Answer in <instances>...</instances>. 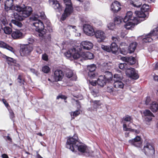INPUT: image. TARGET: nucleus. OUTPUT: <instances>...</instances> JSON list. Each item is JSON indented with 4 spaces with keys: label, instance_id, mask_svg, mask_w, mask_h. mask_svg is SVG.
<instances>
[{
    "label": "nucleus",
    "instance_id": "nucleus-1",
    "mask_svg": "<svg viewBox=\"0 0 158 158\" xmlns=\"http://www.w3.org/2000/svg\"><path fill=\"white\" fill-rule=\"evenodd\" d=\"M16 8L18 12L14 13V19H12V22L18 27H21L23 26L22 21L30 16L33 10L31 6H26L23 3L18 4Z\"/></svg>",
    "mask_w": 158,
    "mask_h": 158
},
{
    "label": "nucleus",
    "instance_id": "nucleus-2",
    "mask_svg": "<svg viewBox=\"0 0 158 158\" xmlns=\"http://www.w3.org/2000/svg\"><path fill=\"white\" fill-rule=\"evenodd\" d=\"M77 135L75 134L73 136L69 138L66 143V147L73 152H75L78 150L79 152L84 153L87 152V146L80 142Z\"/></svg>",
    "mask_w": 158,
    "mask_h": 158
},
{
    "label": "nucleus",
    "instance_id": "nucleus-3",
    "mask_svg": "<svg viewBox=\"0 0 158 158\" xmlns=\"http://www.w3.org/2000/svg\"><path fill=\"white\" fill-rule=\"evenodd\" d=\"M31 20L35 22L33 23V25L35 27V30L39 33L40 36H43L46 34V29H44V26L43 22L40 19H45L46 16L44 12H42L35 14L30 18Z\"/></svg>",
    "mask_w": 158,
    "mask_h": 158
},
{
    "label": "nucleus",
    "instance_id": "nucleus-4",
    "mask_svg": "<svg viewBox=\"0 0 158 158\" xmlns=\"http://www.w3.org/2000/svg\"><path fill=\"white\" fill-rule=\"evenodd\" d=\"M81 51V47L80 46L75 45L64 53V55L68 59H70L73 58L74 60H77L81 57L80 54Z\"/></svg>",
    "mask_w": 158,
    "mask_h": 158
},
{
    "label": "nucleus",
    "instance_id": "nucleus-5",
    "mask_svg": "<svg viewBox=\"0 0 158 158\" xmlns=\"http://www.w3.org/2000/svg\"><path fill=\"white\" fill-rule=\"evenodd\" d=\"M19 47V53L22 56L28 57L31 56L33 49L32 45L20 44Z\"/></svg>",
    "mask_w": 158,
    "mask_h": 158
},
{
    "label": "nucleus",
    "instance_id": "nucleus-6",
    "mask_svg": "<svg viewBox=\"0 0 158 158\" xmlns=\"http://www.w3.org/2000/svg\"><path fill=\"white\" fill-rule=\"evenodd\" d=\"M96 69V65L94 64L87 65L86 71L88 77L91 79H93L97 76Z\"/></svg>",
    "mask_w": 158,
    "mask_h": 158
},
{
    "label": "nucleus",
    "instance_id": "nucleus-7",
    "mask_svg": "<svg viewBox=\"0 0 158 158\" xmlns=\"http://www.w3.org/2000/svg\"><path fill=\"white\" fill-rule=\"evenodd\" d=\"M136 15L137 17H135L133 15L132 12L131 11H128L126 13L123 21L124 22L126 23L129 21L134 22L135 20H137L138 22H141V21L143 20V19H142L141 18L139 17Z\"/></svg>",
    "mask_w": 158,
    "mask_h": 158
},
{
    "label": "nucleus",
    "instance_id": "nucleus-8",
    "mask_svg": "<svg viewBox=\"0 0 158 158\" xmlns=\"http://www.w3.org/2000/svg\"><path fill=\"white\" fill-rule=\"evenodd\" d=\"M65 5L64 12L67 15H70L73 12V8L71 0H63Z\"/></svg>",
    "mask_w": 158,
    "mask_h": 158
},
{
    "label": "nucleus",
    "instance_id": "nucleus-9",
    "mask_svg": "<svg viewBox=\"0 0 158 158\" xmlns=\"http://www.w3.org/2000/svg\"><path fill=\"white\" fill-rule=\"evenodd\" d=\"M149 8V5L145 4H144L141 8V11H136L135 12V14H136L139 17L141 18L142 19H143L144 20V19L146 17L144 12L147 11Z\"/></svg>",
    "mask_w": 158,
    "mask_h": 158
},
{
    "label": "nucleus",
    "instance_id": "nucleus-10",
    "mask_svg": "<svg viewBox=\"0 0 158 158\" xmlns=\"http://www.w3.org/2000/svg\"><path fill=\"white\" fill-rule=\"evenodd\" d=\"M83 27L84 32L86 35L90 36L94 35V31L91 26L89 24H85Z\"/></svg>",
    "mask_w": 158,
    "mask_h": 158
},
{
    "label": "nucleus",
    "instance_id": "nucleus-11",
    "mask_svg": "<svg viewBox=\"0 0 158 158\" xmlns=\"http://www.w3.org/2000/svg\"><path fill=\"white\" fill-rule=\"evenodd\" d=\"M126 73L129 77L134 79L138 78V75L135 71L134 69L131 68H127L126 70Z\"/></svg>",
    "mask_w": 158,
    "mask_h": 158
},
{
    "label": "nucleus",
    "instance_id": "nucleus-12",
    "mask_svg": "<svg viewBox=\"0 0 158 158\" xmlns=\"http://www.w3.org/2000/svg\"><path fill=\"white\" fill-rule=\"evenodd\" d=\"M95 37L97 39H98L97 40L98 42H102L106 38V35L104 31L101 30H97L94 32Z\"/></svg>",
    "mask_w": 158,
    "mask_h": 158
},
{
    "label": "nucleus",
    "instance_id": "nucleus-13",
    "mask_svg": "<svg viewBox=\"0 0 158 158\" xmlns=\"http://www.w3.org/2000/svg\"><path fill=\"white\" fill-rule=\"evenodd\" d=\"M48 2L57 11L60 12L62 10V7L57 0H49Z\"/></svg>",
    "mask_w": 158,
    "mask_h": 158
},
{
    "label": "nucleus",
    "instance_id": "nucleus-14",
    "mask_svg": "<svg viewBox=\"0 0 158 158\" xmlns=\"http://www.w3.org/2000/svg\"><path fill=\"white\" fill-rule=\"evenodd\" d=\"M98 85L101 87L105 85L107 82L109 81V78H106L105 75L100 76L97 79Z\"/></svg>",
    "mask_w": 158,
    "mask_h": 158
},
{
    "label": "nucleus",
    "instance_id": "nucleus-15",
    "mask_svg": "<svg viewBox=\"0 0 158 158\" xmlns=\"http://www.w3.org/2000/svg\"><path fill=\"white\" fill-rule=\"evenodd\" d=\"M64 76L63 71L60 69L56 70L54 73V79L56 81L62 80Z\"/></svg>",
    "mask_w": 158,
    "mask_h": 158
},
{
    "label": "nucleus",
    "instance_id": "nucleus-16",
    "mask_svg": "<svg viewBox=\"0 0 158 158\" xmlns=\"http://www.w3.org/2000/svg\"><path fill=\"white\" fill-rule=\"evenodd\" d=\"M128 142L131 144L136 147H140L142 143L141 138L138 136H136L134 139L129 140Z\"/></svg>",
    "mask_w": 158,
    "mask_h": 158
},
{
    "label": "nucleus",
    "instance_id": "nucleus-17",
    "mask_svg": "<svg viewBox=\"0 0 158 158\" xmlns=\"http://www.w3.org/2000/svg\"><path fill=\"white\" fill-rule=\"evenodd\" d=\"M143 152L145 154L148 155L152 154L154 153V149L152 146L149 143H147L144 146Z\"/></svg>",
    "mask_w": 158,
    "mask_h": 158
},
{
    "label": "nucleus",
    "instance_id": "nucleus-18",
    "mask_svg": "<svg viewBox=\"0 0 158 158\" xmlns=\"http://www.w3.org/2000/svg\"><path fill=\"white\" fill-rule=\"evenodd\" d=\"M121 5L119 2L114 1L111 5L110 9L114 13H117L121 9Z\"/></svg>",
    "mask_w": 158,
    "mask_h": 158
},
{
    "label": "nucleus",
    "instance_id": "nucleus-19",
    "mask_svg": "<svg viewBox=\"0 0 158 158\" xmlns=\"http://www.w3.org/2000/svg\"><path fill=\"white\" fill-rule=\"evenodd\" d=\"M79 46L81 48H82L84 49L89 50L92 48L93 45L90 42L85 41L82 42Z\"/></svg>",
    "mask_w": 158,
    "mask_h": 158
},
{
    "label": "nucleus",
    "instance_id": "nucleus-20",
    "mask_svg": "<svg viewBox=\"0 0 158 158\" xmlns=\"http://www.w3.org/2000/svg\"><path fill=\"white\" fill-rule=\"evenodd\" d=\"M100 68L102 72L105 73L106 75L109 74L108 62L106 61L103 62L100 66Z\"/></svg>",
    "mask_w": 158,
    "mask_h": 158
},
{
    "label": "nucleus",
    "instance_id": "nucleus-21",
    "mask_svg": "<svg viewBox=\"0 0 158 158\" xmlns=\"http://www.w3.org/2000/svg\"><path fill=\"white\" fill-rule=\"evenodd\" d=\"M120 48V53L121 54L124 55H126L128 53L127 44L126 43L122 42L121 43Z\"/></svg>",
    "mask_w": 158,
    "mask_h": 158
},
{
    "label": "nucleus",
    "instance_id": "nucleus-22",
    "mask_svg": "<svg viewBox=\"0 0 158 158\" xmlns=\"http://www.w3.org/2000/svg\"><path fill=\"white\" fill-rule=\"evenodd\" d=\"M119 58L122 60L127 62L128 64L131 65L134 64L135 62V58L132 56L129 57H120Z\"/></svg>",
    "mask_w": 158,
    "mask_h": 158
},
{
    "label": "nucleus",
    "instance_id": "nucleus-23",
    "mask_svg": "<svg viewBox=\"0 0 158 158\" xmlns=\"http://www.w3.org/2000/svg\"><path fill=\"white\" fill-rule=\"evenodd\" d=\"M127 23L124 25V27L127 29H131L134 27L135 25H137L140 22H138L137 20H135L134 22L128 21Z\"/></svg>",
    "mask_w": 158,
    "mask_h": 158
},
{
    "label": "nucleus",
    "instance_id": "nucleus-24",
    "mask_svg": "<svg viewBox=\"0 0 158 158\" xmlns=\"http://www.w3.org/2000/svg\"><path fill=\"white\" fill-rule=\"evenodd\" d=\"M23 33L19 30L12 31L11 36L14 39H19L22 38Z\"/></svg>",
    "mask_w": 158,
    "mask_h": 158
},
{
    "label": "nucleus",
    "instance_id": "nucleus-25",
    "mask_svg": "<svg viewBox=\"0 0 158 158\" xmlns=\"http://www.w3.org/2000/svg\"><path fill=\"white\" fill-rule=\"evenodd\" d=\"M123 125L124 123H126L127 125V127H130L129 125L131 123L132 121L131 117L128 115L126 116L123 118Z\"/></svg>",
    "mask_w": 158,
    "mask_h": 158
},
{
    "label": "nucleus",
    "instance_id": "nucleus-26",
    "mask_svg": "<svg viewBox=\"0 0 158 158\" xmlns=\"http://www.w3.org/2000/svg\"><path fill=\"white\" fill-rule=\"evenodd\" d=\"M143 113L145 116L149 117V118L148 117H146L145 118V120L147 121H151L152 118V117H154L153 114L149 110H145L144 111Z\"/></svg>",
    "mask_w": 158,
    "mask_h": 158
},
{
    "label": "nucleus",
    "instance_id": "nucleus-27",
    "mask_svg": "<svg viewBox=\"0 0 158 158\" xmlns=\"http://www.w3.org/2000/svg\"><path fill=\"white\" fill-rule=\"evenodd\" d=\"M2 57L3 58L6 60V61L7 62V64H9L11 63L14 64H16L17 60L7 56L5 55H3Z\"/></svg>",
    "mask_w": 158,
    "mask_h": 158
},
{
    "label": "nucleus",
    "instance_id": "nucleus-28",
    "mask_svg": "<svg viewBox=\"0 0 158 158\" xmlns=\"http://www.w3.org/2000/svg\"><path fill=\"white\" fill-rule=\"evenodd\" d=\"M137 43L135 42H133L131 43L128 48V53H131L133 52L137 46Z\"/></svg>",
    "mask_w": 158,
    "mask_h": 158
},
{
    "label": "nucleus",
    "instance_id": "nucleus-29",
    "mask_svg": "<svg viewBox=\"0 0 158 158\" xmlns=\"http://www.w3.org/2000/svg\"><path fill=\"white\" fill-rule=\"evenodd\" d=\"M118 50V48L115 43H113L110 46V50L109 49V52L110 51L114 54H116Z\"/></svg>",
    "mask_w": 158,
    "mask_h": 158
},
{
    "label": "nucleus",
    "instance_id": "nucleus-30",
    "mask_svg": "<svg viewBox=\"0 0 158 158\" xmlns=\"http://www.w3.org/2000/svg\"><path fill=\"white\" fill-rule=\"evenodd\" d=\"M150 109L153 112H156L158 110V104L155 101L153 102L150 104Z\"/></svg>",
    "mask_w": 158,
    "mask_h": 158
},
{
    "label": "nucleus",
    "instance_id": "nucleus-31",
    "mask_svg": "<svg viewBox=\"0 0 158 158\" xmlns=\"http://www.w3.org/2000/svg\"><path fill=\"white\" fill-rule=\"evenodd\" d=\"M141 0H130V3L133 6L136 7H140L142 4Z\"/></svg>",
    "mask_w": 158,
    "mask_h": 158
},
{
    "label": "nucleus",
    "instance_id": "nucleus-32",
    "mask_svg": "<svg viewBox=\"0 0 158 158\" xmlns=\"http://www.w3.org/2000/svg\"><path fill=\"white\" fill-rule=\"evenodd\" d=\"M84 57L85 60H92L94 58V56L92 53L88 52L85 53Z\"/></svg>",
    "mask_w": 158,
    "mask_h": 158
},
{
    "label": "nucleus",
    "instance_id": "nucleus-33",
    "mask_svg": "<svg viewBox=\"0 0 158 158\" xmlns=\"http://www.w3.org/2000/svg\"><path fill=\"white\" fill-rule=\"evenodd\" d=\"M18 6V4H16L15 6H12L4 4V9L5 10L7 11H8L10 10H13L17 11L16 6Z\"/></svg>",
    "mask_w": 158,
    "mask_h": 158
},
{
    "label": "nucleus",
    "instance_id": "nucleus-34",
    "mask_svg": "<svg viewBox=\"0 0 158 158\" xmlns=\"http://www.w3.org/2000/svg\"><path fill=\"white\" fill-rule=\"evenodd\" d=\"M123 130L125 131H131L135 132L136 134H138L139 131L137 130L132 129L131 127H127L126 124L124 123L123 125Z\"/></svg>",
    "mask_w": 158,
    "mask_h": 158
},
{
    "label": "nucleus",
    "instance_id": "nucleus-35",
    "mask_svg": "<svg viewBox=\"0 0 158 158\" xmlns=\"http://www.w3.org/2000/svg\"><path fill=\"white\" fill-rule=\"evenodd\" d=\"M124 84L120 81H116L114 83V86L116 88L123 89L124 87Z\"/></svg>",
    "mask_w": 158,
    "mask_h": 158
},
{
    "label": "nucleus",
    "instance_id": "nucleus-36",
    "mask_svg": "<svg viewBox=\"0 0 158 158\" xmlns=\"http://www.w3.org/2000/svg\"><path fill=\"white\" fill-rule=\"evenodd\" d=\"M66 76L67 77L69 78H70L71 77H75V74L73 73V71L72 70H69L66 72ZM76 78V76H75ZM75 81L76 80V78L74 79Z\"/></svg>",
    "mask_w": 158,
    "mask_h": 158
},
{
    "label": "nucleus",
    "instance_id": "nucleus-37",
    "mask_svg": "<svg viewBox=\"0 0 158 158\" xmlns=\"http://www.w3.org/2000/svg\"><path fill=\"white\" fill-rule=\"evenodd\" d=\"M153 38L152 37H151L149 34L146 35L145 37L143 38V42H151Z\"/></svg>",
    "mask_w": 158,
    "mask_h": 158
},
{
    "label": "nucleus",
    "instance_id": "nucleus-38",
    "mask_svg": "<svg viewBox=\"0 0 158 158\" xmlns=\"http://www.w3.org/2000/svg\"><path fill=\"white\" fill-rule=\"evenodd\" d=\"M123 20V19L121 17L119 16L115 17L114 19V22L115 24H120Z\"/></svg>",
    "mask_w": 158,
    "mask_h": 158
},
{
    "label": "nucleus",
    "instance_id": "nucleus-39",
    "mask_svg": "<svg viewBox=\"0 0 158 158\" xmlns=\"http://www.w3.org/2000/svg\"><path fill=\"white\" fill-rule=\"evenodd\" d=\"M84 10L85 11L88 10L90 7V4L89 1H86L83 4Z\"/></svg>",
    "mask_w": 158,
    "mask_h": 158
},
{
    "label": "nucleus",
    "instance_id": "nucleus-40",
    "mask_svg": "<svg viewBox=\"0 0 158 158\" xmlns=\"http://www.w3.org/2000/svg\"><path fill=\"white\" fill-rule=\"evenodd\" d=\"M4 32L6 34H10L12 32V29L9 27L6 26L4 29Z\"/></svg>",
    "mask_w": 158,
    "mask_h": 158
},
{
    "label": "nucleus",
    "instance_id": "nucleus-41",
    "mask_svg": "<svg viewBox=\"0 0 158 158\" xmlns=\"http://www.w3.org/2000/svg\"><path fill=\"white\" fill-rule=\"evenodd\" d=\"M4 4L9 6H15L16 5V4L15 3L14 0H6Z\"/></svg>",
    "mask_w": 158,
    "mask_h": 158
},
{
    "label": "nucleus",
    "instance_id": "nucleus-42",
    "mask_svg": "<svg viewBox=\"0 0 158 158\" xmlns=\"http://www.w3.org/2000/svg\"><path fill=\"white\" fill-rule=\"evenodd\" d=\"M18 80V82L19 83V85L20 86L23 85H24V83L25 81L23 79L21 75H19L18 76L17 78Z\"/></svg>",
    "mask_w": 158,
    "mask_h": 158
},
{
    "label": "nucleus",
    "instance_id": "nucleus-43",
    "mask_svg": "<svg viewBox=\"0 0 158 158\" xmlns=\"http://www.w3.org/2000/svg\"><path fill=\"white\" fill-rule=\"evenodd\" d=\"M122 79V77L118 74H115L114 75L113 80L114 82L120 81Z\"/></svg>",
    "mask_w": 158,
    "mask_h": 158
},
{
    "label": "nucleus",
    "instance_id": "nucleus-44",
    "mask_svg": "<svg viewBox=\"0 0 158 158\" xmlns=\"http://www.w3.org/2000/svg\"><path fill=\"white\" fill-rule=\"evenodd\" d=\"M93 107L94 109L99 108L100 106V101L94 100L93 102Z\"/></svg>",
    "mask_w": 158,
    "mask_h": 158
},
{
    "label": "nucleus",
    "instance_id": "nucleus-45",
    "mask_svg": "<svg viewBox=\"0 0 158 158\" xmlns=\"http://www.w3.org/2000/svg\"><path fill=\"white\" fill-rule=\"evenodd\" d=\"M151 37L156 35L157 36L158 34V30L157 28H155L151 31L149 34Z\"/></svg>",
    "mask_w": 158,
    "mask_h": 158
},
{
    "label": "nucleus",
    "instance_id": "nucleus-46",
    "mask_svg": "<svg viewBox=\"0 0 158 158\" xmlns=\"http://www.w3.org/2000/svg\"><path fill=\"white\" fill-rule=\"evenodd\" d=\"M50 69L49 66L47 65H45L43 66L42 69V71L45 73H48L50 71Z\"/></svg>",
    "mask_w": 158,
    "mask_h": 158
},
{
    "label": "nucleus",
    "instance_id": "nucleus-47",
    "mask_svg": "<svg viewBox=\"0 0 158 158\" xmlns=\"http://www.w3.org/2000/svg\"><path fill=\"white\" fill-rule=\"evenodd\" d=\"M9 111L10 114V118L14 122V118L15 117V116L14 112L12 110H9Z\"/></svg>",
    "mask_w": 158,
    "mask_h": 158
},
{
    "label": "nucleus",
    "instance_id": "nucleus-48",
    "mask_svg": "<svg viewBox=\"0 0 158 158\" xmlns=\"http://www.w3.org/2000/svg\"><path fill=\"white\" fill-rule=\"evenodd\" d=\"M80 114V112L78 110H76L75 111L73 112V113L72 112L71 114V115L72 117V118H74V117H76L78 115Z\"/></svg>",
    "mask_w": 158,
    "mask_h": 158
},
{
    "label": "nucleus",
    "instance_id": "nucleus-49",
    "mask_svg": "<svg viewBox=\"0 0 158 158\" xmlns=\"http://www.w3.org/2000/svg\"><path fill=\"white\" fill-rule=\"evenodd\" d=\"M5 48L9 50L13 53H14L15 51V49L13 47L7 44H6Z\"/></svg>",
    "mask_w": 158,
    "mask_h": 158
},
{
    "label": "nucleus",
    "instance_id": "nucleus-50",
    "mask_svg": "<svg viewBox=\"0 0 158 158\" xmlns=\"http://www.w3.org/2000/svg\"><path fill=\"white\" fill-rule=\"evenodd\" d=\"M101 48L105 51L104 52L106 53L109 52V46L102 45L101 46Z\"/></svg>",
    "mask_w": 158,
    "mask_h": 158
},
{
    "label": "nucleus",
    "instance_id": "nucleus-51",
    "mask_svg": "<svg viewBox=\"0 0 158 158\" xmlns=\"http://www.w3.org/2000/svg\"><path fill=\"white\" fill-rule=\"evenodd\" d=\"M126 64L125 63H120L119 65V68L122 69H126L127 68L126 67Z\"/></svg>",
    "mask_w": 158,
    "mask_h": 158
},
{
    "label": "nucleus",
    "instance_id": "nucleus-52",
    "mask_svg": "<svg viewBox=\"0 0 158 158\" xmlns=\"http://www.w3.org/2000/svg\"><path fill=\"white\" fill-rule=\"evenodd\" d=\"M69 15H67L66 13H65V12H64L62 15L60 19L62 21H64Z\"/></svg>",
    "mask_w": 158,
    "mask_h": 158
},
{
    "label": "nucleus",
    "instance_id": "nucleus-53",
    "mask_svg": "<svg viewBox=\"0 0 158 158\" xmlns=\"http://www.w3.org/2000/svg\"><path fill=\"white\" fill-rule=\"evenodd\" d=\"M42 59L45 61H48V56L45 53H44L42 55Z\"/></svg>",
    "mask_w": 158,
    "mask_h": 158
},
{
    "label": "nucleus",
    "instance_id": "nucleus-54",
    "mask_svg": "<svg viewBox=\"0 0 158 158\" xmlns=\"http://www.w3.org/2000/svg\"><path fill=\"white\" fill-rule=\"evenodd\" d=\"M67 98V97L64 95L62 94L59 95L58 96H57L56 97V99H58L59 98H61L63 99H64V100H66Z\"/></svg>",
    "mask_w": 158,
    "mask_h": 158
},
{
    "label": "nucleus",
    "instance_id": "nucleus-55",
    "mask_svg": "<svg viewBox=\"0 0 158 158\" xmlns=\"http://www.w3.org/2000/svg\"><path fill=\"white\" fill-rule=\"evenodd\" d=\"M89 83L93 86H95L98 85V81H89Z\"/></svg>",
    "mask_w": 158,
    "mask_h": 158
},
{
    "label": "nucleus",
    "instance_id": "nucleus-56",
    "mask_svg": "<svg viewBox=\"0 0 158 158\" xmlns=\"http://www.w3.org/2000/svg\"><path fill=\"white\" fill-rule=\"evenodd\" d=\"M28 44L29 45H32L33 46V45L32 44L34 42V40L32 38H29L27 40Z\"/></svg>",
    "mask_w": 158,
    "mask_h": 158
},
{
    "label": "nucleus",
    "instance_id": "nucleus-57",
    "mask_svg": "<svg viewBox=\"0 0 158 158\" xmlns=\"http://www.w3.org/2000/svg\"><path fill=\"white\" fill-rule=\"evenodd\" d=\"M31 72L32 73H33L37 76L38 74V71L35 69H30Z\"/></svg>",
    "mask_w": 158,
    "mask_h": 158
},
{
    "label": "nucleus",
    "instance_id": "nucleus-58",
    "mask_svg": "<svg viewBox=\"0 0 158 158\" xmlns=\"http://www.w3.org/2000/svg\"><path fill=\"white\" fill-rule=\"evenodd\" d=\"M6 44L4 42L0 41V48H5Z\"/></svg>",
    "mask_w": 158,
    "mask_h": 158
},
{
    "label": "nucleus",
    "instance_id": "nucleus-59",
    "mask_svg": "<svg viewBox=\"0 0 158 158\" xmlns=\"http://www.w3.org/2000/svg\"><path fill=\"white\" fill-rule=\"evenodd\" d=\"M15 4L22 3L23 0H14Z\"/></svg>",
    "mask_w": 158,
    "mask_h": 158
},
{
    "label": "nucleus",
    "instance_id": "nucleus-60",
    "mask_svg": "<svg viewBox=\"0 0 158 158\" xmlns=\"http://www.w3.org/2000/svg\"><path fill=\"white\" fill-rule=\"evenodd\" d=\"M151 99L149 97H147L145 100V104L148 105Z\"/></svg>",
    "mask_w": 158,
    "mask_h": 158
},
{
    "label": "nucleus",
    "instance_id": "nucleus-61",
    "mask_svg": "<svg viewBox=\"0 0 158 158\" xmlns=\"http://www.w3.org/2000/svg\"><path fill=\"white\" fill-rule=\"evenodd\" d=\"M1 23H2L4 25H5L7 23L6 20V19H3L1 20Z\"/></svg>",
    "mask_w": 158,
    "mask_h": 158
},
{
    "label": "nucleus",
    "instance_id": "nucleus-62",
    "mask_svg": "<svg viewBox=\"0 0 158 158\" xmlns=\"http://www.w3.org/2000/svg\"><path fill=\"white\" fill-rule=\"evenodd\" d=\"M2 101L4 105L6 107H7L8 106H9V104L6 101L5 99H2Z\"/></svg>",
    "mask_w": 158,
    "mask_h": 158
},
{
    "label": "nucleus",
    "instance_id": "nucleus-63",
    "mask_svg": "<svg viewBox=\"0 0 158 158\" xmlns=\"http://www.w3.org/2000/svg\"><path fill=\"white\" fill-rule=\"evenodd\" d=\"M1 157L2 158H9L8 156L5 153L2 154Z\"/></svg>",
    "mask_w": 158,
    "mask_h": 158
},
{
    "label": "nucleus",
    "instance_id": "nucleus-64",
    "mask_svg": "<svg viewBox=\"0 0 158 158\" xmlns=\"http://www.w3.org/2000/svg\"><path fill=\"white\" fill-rule=\"evenodd\" d=\"M35 158H43V157L38 153V152H36V155L35 156Z\"/></svg>",
    "mask_w": 158,
    "mask_h": 158
}]
</instances>
